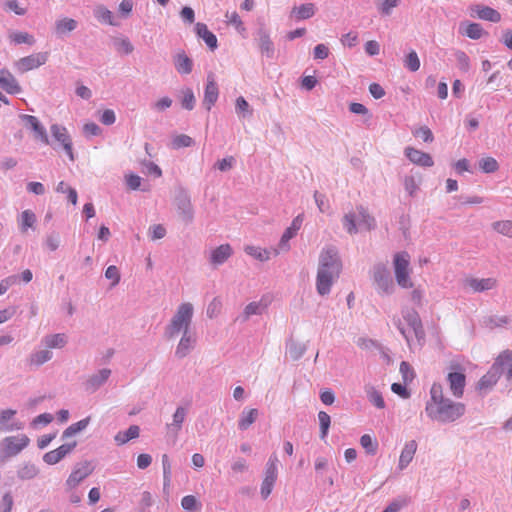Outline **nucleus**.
Here are the masks:
<instances>
[{
  "instance_id": "nucleus-20",
  "label": "nucleus",
  "mask_w": 512,
  "mask_h": 512,
  "mask_svg": "<svg viewBox=\"0 0 512 512\" xmlns=\"http://www.w3.org/2000/svg\"><path fill=\"white\" fill-rule=\"evenodd\" d=\"M0 87L8 94H17L21 92L20 86L14 76L5 70L0 71Z\"/></svg>"
},
{
  "instance_id": "nucleus-55",
  "label": "nucleus",
  "mask_w": 512,
  "mask_h": 512,
  "mask_svg": "<svg viewBox=\"0 0 512 512\" xmlns=\"http://www.w3.org/2000/svg\"><path fill=\"white\" fill-rule=\"evenodd\" d=\"M105 277L112 280V286H115L120 282V273L115 265H111L106 269Z\"/></svg>"
},
{
  "instance_id": "nucleus-29",
  "label": "nucleus",
  "mask_w": 512,
  "mask_h": 512,
  "mask_svg": "<svg viewBox=\"0 0 512 512\" xmlns=\"http://www.w3.org/2000/svg\"><path fill=\"white\" fill-rule=\"evenodd\" d=\"M140 435V428L137 425H131L126 431L118 432L114 440L117 445L121 446L126 444L128 441L132 439L138 438Z\"/></svg>"
},
{
  "instance_id": "nucleus-39",
  "label": "nucleus",
  "mask_w": 512,
  "mask_h": 512,
  "mask_svg": "<svg viewBox=\"0 0 512 512\" xmlns=\"http://www.w3.org/2000/svg\"><path fill=\"white\" fill-rule=\"evenodd\" d=\"M245 252L258 259L260 261H267L270 258V252L266 249H262L260 247L248 245L245 247Z\"/></svg>"
},
{
  "instance_id": "nucleus-56",
  "label": "nucleus",
  "mask_w": 512,
  "mask_h": 512,
  "mask_svg": "<svg viewBox=\"0 0 512 512\" xmlns=\"http://www.w3.org/2000/svg\"><path fill=\"white\" fill-rule=\"evenodd\" d=\"M186 410L183 407H178L173 414V425L179 430L185 420Z\"/></svg>"
},
{
  "instance_id": "nucleus-44",
  "label": "nucleus",
  "mask_w": 512,
  "mask_h": 512,
  "mask_svg": "<svg viewBox=\"0 0 512 512\" xmlns=\"http://www.w3.org/2000/svg\"><path fill=\"white\" fill-rule=\"evenodd\" d=\"M360 444L367 451V453L372 455L376 453L377 442L369 434H364L361 436Z\"/></svg>"
},
{
  "instance_id": "nucleus-46",
  "label": "nucleus",
  "mask_w": 512,
  "mask_h": 512,
  "mask_svg": "<svg viewBox=\"0 0 512 512\" xmlns=\"http://www.w3.org/2000/svg\"><path fill=\"white\" fill-rule=\"evenodd\" d=\"M318 419L320 424L321 438L324 439L327 436L331 423V418L326 412L320 411L318 413Z\"/></svg>"
},
{
  "instance_id": "nucleus-10",
  "label": "nucleus",
  "mask_w": 512,
  "mask_h": 512,
  "mask_svg": "<svg viewBox=\"0 0 512 512\" xmlns=\"http://www.w3.org/2000/svg\"><path fill=\"white\" fill-rule=\"evenodd\" d=\"M47 59V52H39L19 59L15 65L19 72L24 73L45 64Z\"/></svg>"
},
{
  "instance_id": "nucleus-64",
  "label": "nucleus",
  "mask_w": 512,
  "mask_h": 512,
  "mask_svg": "<svg viewBox=\"0 0 512 512\" xmlns=\"http://www.w3.org/2000/svg\"><path fill=\"white\" fill-rule=\"evenodd\" d=\"M391 390L399 395L401 398L407 399L410 396L409 391L407 390L405 385H402L400 383H393L391 385Z\"/></svg>"
},
{
  "instance_id": "nucleus-50",
  "label": "nucleus",
  "mask_w": 512,
  "mask_h": 512,
  "mask_svg": "<svg viewBox=\"0 0 512 512\" xmlns=\"http://www.w3.org/2000/svg\"><path fill=\"white\" fill-rule=\"evenodd\" d=\"M412 133L415 137L422 139L424 142L431 143L434 140L433 133L427 126L419 127L413 130Z\"/></svg>"
},
{
  "instance_id": "nucleus-25",
  "label": "nucleus",
  "mask_w": 512,
  "mask_h": 512,
  "mask_svg": "<svg viewBox=\"0 0 512 512\" xmlns=\"http://www.w3.org/2000/svg\"><path fill=\"white\" fill-rule=\"evenodd\" d=\"M232 255V247L229 244H222L211 252L210 261L214 265L224 263Z\"/></svg>"
},
{
  "instance_id": "nucleus-13",
  "label": "nucleus",
  "mask_w": 512,
  "mask_h": 512,
  "mask_svg": "<svg viewBox=\"0 0 512 512\" xmlns=\"http://www.w3.org/2000/svg\"><path fill=\"white\" fill-rule=\"evenodd\" d=\"M406 157L415 165L422 167H432L434 161L430 154L415 149L413 147H406L404 150Z\"/></svg>"
},
{
  "instance_id": "nucleus-12",
  "label": "nucleus",
  "mask_w": 512,
  "mask_h": 512,
  "mask_svg": "<svg viewBox=\"0 0 512 512\" xmlns=\"http://www.w3.org/2000/svg\"><path fill=\"white\" fill-rule=\"evenodd\" d=\"M52 136L58 141L71 161H74L72 140L65 127L54 124L50 128Z\"/></svg>"
},
{
  "instance_id": "nucleus-1",
  "label": "nucleus",
  "mask_w": 512,
  "mask_h": 512,
  "mask_svg": "<svg viewBox=\"0 0 512 512\" xmlns=\"http://www.w3.org/2000/svg\"><path fill=\"white\" fill-rule=\"evenodd\" d=\"M466 407L463 403L446 398L441 384L434 383L430 390V400L425 411L427 415L440 422H453L464 415Z\"/></svg>"
},
{
  "instance_id": "nucleus-57",
  "label": "nucleus",
  "mask_w": 512,
  "mask_h": 512,
  "mask_svg": "<svg viewBox=\"0 0 512 512\" xmlns=\"http://www.w3.org/2000/svg\"><path fill=\"white\" fill-rule=\"evenodd\" d=\"M398 5L399 0H385L379 8L380 13L388 16L392 13L393 8L397 7Z\"/></svg>"
},
{
  "instance_id": "nucleus-21",
  "label": "nucleus",
  "mask_w": 512,
  "mask_h": 512,
  "mask_svg": "<svg viewBox=\"0 0 512 512\" xmlns=\"http://www.w3.org/2000/svg\"><path fill=\"white\" fill-rule=\"evenodd\" d=\"M196 34L199 38L203 39V41L206 43V45L211 49L215 50L218 46L217 44V37L214 33H212L206 24L204 23H197L195 25Z\"/></svg>"
},
{
  "instance_id": "nucleus-22",
  "label": "nucleus",
  "mask_w": 512,
  "mask_h": 512,
  "mask_svg": "<svg viewBox=\"0 0 512 512\" xmlns=\"http://www.w3.org/2000/svg\"><path fill=\"white\" fill-rule=\"evenodd\" d=\"M24 119L26 120L27 124L31 127V129L34 131L35 137L39 139L42 143L48 145V135L46 133L45 128L39 123L38 119L32 115H25Z\"/></svg>"
},
{
  "instance_id": "nucleus-35",
  "label": "nucleus",
  "mask_w": 512,
  "mask_h": 512,
  "mask_svg": "<svg viewBox=\"0 0 512 512\" xmlns=\"http://www.w3.org/2000/svg\"><path fill=\"white\" fill-rule=\"evenodd\" d=\"M114 48L120 54L128 55L133 52L134 47L128 38H116L113 41Z\"/></svg>"
},
{
  "instance_id": "nucleus-60",
  "label": "nucleus",
  "mask_w": 512,
  "mask_h": 512,
  "mask_svg": "<svg viewBox=\"0 0 512 512\" xmlns=\"http://www.w3.org/2000/svg\"><path fill=\"white\" fill-rule=\"evenodd\" d=\"M315 202L320 210V212H326L329 209L328 201L325 195L315 192L314 194Z\"/></svg>"
},
{
  "instance_id": "nucleus-54",
  "label": "nucleus",
  "mask_w": 512,
  "mask_h": 512,
  "mask_svg": "<svg viewBox=\"0 0 512 512\" xmlns=\"http://www.w3.org/2000/svg\"><path fill=\"white\" fill-rule=\"evenodd\" d=\"M181 506L188 512H193L197 509V499L193 495H187L182 498Z\"/></svg>"
},
{
  "instance_id": "nucleus-16",
  "label": "nucleus",
  "mask_w": 512,
  "mask_h": 512,
  "mask_svg": "<svg viewBox=\"0 0 512 512\" xmlns=\"http://www.w3.org/2000/svg\"><path fill=\"white\" fill-rule=\"evenodd\" d=\"M76 446V442L63 444L57 449L47 452L43 460L49 465H54L60 462L68 453H70Z\"/></svg>"
},
{
  "instance_id": "nucleus-41",
  "label": "nucleus",
  "mask_w": 512,
  "mask_h": 512,
  "mask_svg": "<svg viewBox=\"0 0 512 512\" xmlns=\"http://www.w3.org/2000/svg\"><path fill=\"white\" fill-rule=\"evenodd\" d=\"M484 33L482 26L478 23H469L463 32L464 35L473 40L480 39Z\"/></svg>"
},
{
  "instance_id": "nucleus-27",
  "label": "nucleus",
  "mask_w": 512,
  "mask_h": 512,
  "mask_svg": "<svg viewBox=\"0 0 512 512\" xmlns=\"http://www.w3.org/2000/svg\"><path fill=\"white\" fill-rule=\"evenodd\" d=\"M259 412L255 408L244 409L238 420V428L247 430L258 418Z\"/></svg>"
},
{
  "instance_id": "nucleus-9",
  "label": "nucleus",
  "mask_w": 512,
  "mask_h": 512,
  "mask_svg": "<svg viewBox=\"0 0 512 512\" xmlns=\"http://www.w3.org/2000/svg\"><path fill=\"white\" fill-rule=\"evenodd\" d=\"M255 41L257 42L258 48L263 56L267 58H274L275 47L270 38V33L264 25H261L255 33Z\"/></svg>"
},
{
  "instance_id": "nucleus-24",
  "label": "nucleus",
  "mask_w": 512,
  "mask_h": 512,
  "mask_svg": "<svg viewBox=\"0 0 512 512\" xmlns=\"http://www.w3.org/2000/svg\"><path fill=\"white\" fill-rule=\"evenodd\" d=\"M417 451V443L415 440L408 441L399 457V468L402 470L409 465Z\"/></svg>"
},
{
  "instance_id": "nucleus-40",
  "label": "nucleus",
  "mask_w": 512,
  "mask_h": 512,
  "mask_svg": "<svg viewBox=\"0 0 512 512\" xmlns=\"http://www.w3.org/2000/svg\"><path fill=\"white\" fill-rule=\"evenodd\" d=\"M89 422H90V417H87L85 419H82V420L78 421L77 423H74V424L70 425L63 432V437L67 438V437L75 435L76 433L84 430L88 426Z\"/></svg>"
},
{
  "instance_id": "nucleus-62",
  "label": "nucleus",
  "mask_w": 512,
  "mask_h": 512,
  "mask_svg": "<svg viewBox=\"0 0 512 512\" xmlns=\"http://www.w3.org/2000/svg\"><path fill=\"white\" fill-rule=\"evenodd\" d=\"M180 16L184 22H187L189 24L195 21V13L191 7H183L180 12Z\"/></svg>"
},
{
  "instance_id": "nucleus-17",
  "label": "nucleus",
  "mask_w": 512,
  "mask_h": 512,
  "mask_svg": "<svg viewBox=\"0 0 512 512\" xmlns=\"http://www.w3.org/2000/svg\"><path fill=\"white\" fill-rule=\"evenodd\" d=\"M472 16L476 15L478 18L482 20H487L490 22L497 23L501 20L500 13L488 6H484L481 4H476L471 7Z\"/></svg>"
},
{
  "instance_id": "nucleus-15",
  "label": "nucleus",
  "mask_w": 512,
  "mask_h": 512,
  "mask_svg": "<svg viewBox=\"0 0 512 512\" xmlns=\"http://www.w3.org/2000/svg\"><path fill=\"white\" fill-rule=\"evenodd\" d=\"M93 471L92 466L88 462L82 463L80 466L76 467L68 479L66 480V486L69 489L75 488L82 480L88 477Z\"/></svg>"
},
{
  "instance_id": "nucleus-3",
  "label": "nucleus",
  "mask_w": 512,
  "mask_h": 512,
  "mask_svg": "<svg viewBox=\"0 0 512 512\" xmlns=\"http://www.w3.org/2000/svg\"><path fill=\"white\" fill-rule=\"evenodd\" d=\"M193 317V306L191 303H182L174 316L172 317L169 325L167 326L166 333L169 338H173L179 333H189V327Z\"/></svg>"
},
{
  "instance_id": "nucleus-8",
  "label": "nucleus",
  "mask_w": 512,
  "mask_h": 512,
  "mask_svg": "<svg viewBox=\"0 0 512 512\" xmlns=\"http://www.w3.org/2000/svg\"><path fill=\"white\" fill-rule=\"evenodd\" d=\"M277 463V456L275 454L271 455L267 462L265 477L261 485V495L264 499L271 494L274 483L277 480Z\"/></svg>"
},
{
  "instance_id": "nucleus-63",
  "label": "nucleus",
  "mask_w": 512,
  "mask_h": 512,
  "mask_svg": "<svg viewBox=\"0 0 512 512\" xmlns=\"http://www.w3.org/2000/svg\"><path fill=\"white\" fill-rule=\"evenodd\" d=\"M365 52L370 56L378 55L380 52V45L375 40L367 41L365 44Z\"/></svg>"
},
{
  "instance_id": "nucleus-38",
  "label": "nucleus",
  "mask_w": 512,
  "mask_h": 512,
  "mask_svg": "<svg viewBox=\"0 0 512 512\" xmlns=\"http://www.w3.org/2000/svg\"><path fill=\"white\" fill-rule=\"evenodd\" d=\"M36 222V216L31 210H25L21 214L20 228L22 232H26L32 228Z\"/></svg>"
},
{
  "instance_id": "nucleus-51",
  "label": "nucleus",
  "mask_w": 512,
  "mask_h": 512,
  "mask_svg": "<svg viewBox=\"0 0 512 512\" xmlns=\"http://www.w3.org/2000/svg\"><path fill=\"white\" fill-rule=\"evenodd\" d=\"M193 143V140L190 136L185 134L177 135L172 140V146L173 148H182V147H189Z\"/></svg>"
},
{
  "instance_id": "nucleus-7",
  "label": "nucleus",
  "mask_w": 512,
  "mask_h": 512,
  "mask_svg": "<svg viewBox=\"0 0 512 512\" xmlns=\"http://www.w3.org/2000/svg\"><path fill=\"white\" fill-rule=\"evenodd\" d=\"M447 382L452 395L456 398H461L466 385V376L463 368L459 365L451 366L447 375Z\"/></svg>"
},
{
  "instance_id": "nucleus-32",
  "label": "nucleus",
  "mask_w": 512,
  "mask_h": 512,
  "mask_svg": "<svg viewBox=\"0 0 512 512\" xmlns=\"http://www.w3.org/2000/svg\"><path fill=\"white\" fill-rule=\"evenodd\" d=\"M52 353L49 350L37 351L30 355L28 363L30 366H39L50 360Z\"/></svg>"
},
{
  "instance_id": "nucleus-14",
  "label": "nucleus",
  "mask_w": 512,
  "mask_h": 512,
  "mask_svg": "<svg viewBox=\"0 0 512 512\" xmlns=\"http://www.w3.org/2000/svg\"><path fill=\"white\" fill-rule=\"evenodd\" d=\"M497 280L495 278H474L469 277L464 280V286L473 292H483L495 288Z\"/></svg>"
},
{
  "instance_id": "nucleus-42",
  "label": "nucleus",
  "mask_w": 512,
  "mask_h": 512,
  "mask_svg": "<svg viewBox=\"0 0 512 512\" xmlns=\"http://www.w3.org/2000/svg\"><path fill=\"white\" fill-rule=\"evenodd\" d=\"M479 166L484 173H494L499 169V164L493 157L482 158Z\"/></svg>"
},
{
  "instance_id": "nucleus-52",
  "label": "nucleus",
  "mask_w": 512,
  "mask_h": 512,
  "mask_svg": "<svg viewBox=\"0 0 512 512\" xmlns=\"http://www.w3.org/2000/svg\"><path fill=\"white\" fill-rule=\"evenodd\" d=\"M218 86L214 78V74L210 73L207 76V84L204 96H218Z\"/></svg>"
},
{
  "instance_id": "nucleus-33",
  "label": "nucleus",
  "mask_w": 512,
  "mask_h": 512,
  "mask_svg": "<svg viewBox=\"0 0 512 512\" xmlns=\"http://www.w3.org/2000/svg\"><path fill=\"white\" fill-rule=\"evenodd\" d=\"M404 319L407 321L408 325L411 327V329L415 332L417 335L418 332L421 330V320L419 318V315L414 310H408L404 313Z\"/></svg>"
},
{
  "instance_id": "nucleus-61",
  "label": "nucleus",
  "mask_w": 512,
  "mask_h": 512,
  "mask_svg": "<svg viewBox=\"0 0 512 512\" xmlns=\"http://www.w3.org/2000/svg\"><path fill=\"white\" fill-rule=\"evenodd\" d=\"M329 55V49L324 44H318L314 48V58L323 60L326 59Z\"/></svg>"
},
{
  "instance_id": "nucleus-6",
  "label": "nucleus",
  "mask_w": 512,
  "mask_h": 512,
  "mask_svg": "<svg viewBox=\"0 0 512 512\" xmlns=\"http://www.w3.org/2000/svg\"><path fill=\"white\" fill-rule=\"evenodd\" d=\"M372 277L377 291L380 294H391L393 292V281L390 277V272L383 264H377L373 267Z\"/></svg>"
},
{
  "instance_id": "nucleus-49",
  "label": "nucleus",
  "mask_w": 512,
  "mask_h": 512,
  "mask_svg": "<svg viewBox=\"0 0 512 512\" xmlns=\"http://www.w3.org/2000/svg\"><path fill=\"white\" fill-rule=\"evenodd\" d=\"M405 67L412 72H415L420 68V60L415 51L409 52L406 56Z\"/></svg>"
},
{
  "instance_id": "nucleus-58",
  "label": "nucleus",
  "mask_w": 512,
  "mask_h": 512,
  "mask_svg": "<svg viewBox=\"0 0 512 512\" xmlns=\"http://www.w3.org/2000/svg\"><path fill=\"white\" fill-rule=\"evenodd\" d=\"M358 42V35L356 32H348L341 37V43L344 46L354 47Z\"/></svg>"
},
{
  "instance_id": "nucleus-28",
  "label": "nucleus",
  "mask_w": 512,
  "mask_h": 512,
  "mask_svg": "<svg viewBox=\"0 0 512 512\" xmlns=\"http://www.w3.org/2000/svg\"><path fill=\"white\" fill-rule=\"evenodd\" d=\"M78 26L76 20L72 18H61L55 22V33L57 36L62 37L67 33L74 31Z\"/></svg>"
},
{
  "instance_id": "nucleus-48",
  "label": "nucleus",
  "mask_w": 512,
  "mask_h": 512,
  "mask_svg": "<svg viewBox=\"0 0 512 512\" xmlns=\"http://www.w3.org/2000/svg\"><path fill=\"white\" fill-rule=\"evenodd\" d=\"M11 39L15 44H28L33 45L35 43V39L32 35L26 32H16L11 35Z\"/></svg>"
},
{
  "instance_id": "nucleus-30",
  "label": "nucleus",
  "mask_w": 512,
  "mask_h": 512,
  "mask_svg": "<svg viewBox=\"0 0 512 512\" xmlns=\"http://www.w3.org/2000/svg\"><path fill=\"white\" fill-rule=\"evenodd\" d=\"M316 13V7L313 3L302 4L299 7H294L292 10V14L298 20L309 19L313 17Z\"/></svg>"
},
{
  "instance_id": "nucleus-31",
  "label": "nucleus",
  "mask_w": 512,
  "mask_h": 512,
  "mask_svg": "<svg viewBox=\"0 0 512 512\" xmlns=\"http://www.w3.org/2000/svg\"><path fill=\"white\" fill-rule=\"evenodd\" d=\"M111 371L109 369H102L97 374L92 375L87 380V385L90 389L95 390L102 385L110 376Z\"/></svg>"
},
{
  "instance_id": "nucleus-2",
  "label": "nucleus",
  "mask_w": 512,
  "mask_h": 512,
  "mask_svg": "<svg viewBox=\"0 0 512 512\" xmlns=\"http://www.w3.org/2000/svg\"><path fill=\"white\" fill-rule=\"evenodd\" d=\"M341 268V262L334 248H327L321 252L316 280L317 292L320 295L329 294L334 280L340 275Z\"/></svg>"
},
{
  "instance_id": "nucleus-19",
  "label": "nucleus",
  "mask_w": 512,
  "mask_h": 512,
  "mask_svg": "<svg viewBox=\"0 0 512 512\" xmlns=\"http://www.w3.org/2000/svg\"><path fill=\"white\" fill-rule=\"evenodd\" d=\"M499 379L500 374L498 373V371L490 367L488 372L479 379L476 388L480 392H487L497 384Z\"/></svg>"
},
{
  "instance_id": "nucleus-47",
  "label": "nucleus",
  "mask_w": 512,
  "mask_h": 512,
  "mask_svg": "<svg viewBox=\"0 0 512 512\" xmlns=\"http://www.w3.org/2000/svg\"><path fill=\"white\" fill-rule=\"evenodd\" d=\"M455 60L458 68L463 72H468L470 68V59L468 55L463 51H457L455 53Z\"/></svg>"
},
{
  "instance_id": "nucleus-5",
  "label": "nucleus",
  "mask_w": 512,
  "mask_h": 512,
  "mask_svg": "<svg viewBox=\"0 0 512 512\" xmlns=\"http://www.w3.org/2000/svg\"><path fill=\"white\" fill-rule=\"evenodd\" d=\"M394 273L398 285L402 288H412L413 282L410 278V256L407 252H399L394 255Z\"/></svg>"
},
{
  "instance_id": "nucleus-26",
  "label": "nucleus",
  "mask_w": 512,
  "mask_h": 512,
  "mask_svg": "<svg viewBox=\"0 0 512 512\" xmlns=\"http://www.w3.org/2000/svg\"><path fill=\"white\" fill-rule=\"evenodd\" d=\"M194 343L195 338L192 334L183 333L175 351L176 356L179 358L187 356L192 350Z\"/></svg>"
},
{
  "instance_id": "nucleus-23",
  "label": "nucleus",
  "mask_w": 512,
  "mask_h": 512,
  "mask_svg": "<svg viewBox=\"0 0 512 512\" xmlns=\"http://www.w3.org/2000/svg\"><path fill=\"white\" fill-rule=\"evenodd\" d=\"M29 443V438L26 435L18 437H8L5 439L6 450L11 454H17Z\"/></svg>"
},
{
  "instance_id": "nucleus-59",
  "label": "nucleus",
  "mask_w": 512,
  "mask_h": 512,
  "mask_svg": "<svg viewBox=\"0 0 512 512\" xmlns=\"http://www.w3.org/2000/svg\"><path fill=\"white\" fill-rule=\"evenodd\" d=\"M408 500L401 498L390 503L383 512H398L402 507L406 506Z\"/></svg>"
},
{
  "instance_id": "nucleus-11",
  "label": "nucleus",
  "mask_w": 512,
  "mask_h": 512,
  "mask_svg": "<svg viewBox=\"0 0 512 512\" xmlns=\"http://www.w3.org/2000/svg\"><path fill=\"white\" fill-rule=\"evenodd\" d=\"M501 375H505L507 380L512 379V350L502 351L491 366Z\"/></svg>"
},
{
  "instance_id": "nucleus-45",
  "label": "nucleus",
  "mask_w": 512,
  "mask_h": 512,
  "mask_svg": "<svg viewBox=\"0 0 512 512\" xmlns=\"http://www.w3.org/2000/svg\"><path fill=\"white\" fill-rule=\"evenodd\" d=\"M493 228L500 234L512 237V221L510 220L497 221L493 224Z\"/></svg>"
},
{
  "instance_id": "nucleus-34",
  "label": "nucleus",
  "mask_w": 512,
  "mask_h": 512,
  "mask_svg": "<svg viewBox=\"0 0 512 512\" xmlns=\"http://www.w3.org/2000/svg\"><path fill=\"white\" fill-rule=\"evenodd\" d=\"M94 16L100 21V22H104V23H107L109 25H112V26H115L117 25L114 21H113V15H112V12L110 10H108L107 8H105L104 6L102 5H99L97 6L95 9H94Z\"/></svg>"
},
{
  "instance_id": "nucleus-4",
  "label": "nucleus",
  "mask_w": 512,
  "mask_h": 512,
  "mask_svg": "<svg viewBox=\"0 0 512 512\" xmlns=\"http://www.w3.org/2000/svg\"><path fill=\"white\" fill-rule=\"evenodd\" d=\"M357 221L360 227L368 230L375 226V219L362 206L357 207L356 213L349 212L343 217V226L349 234L357 233Z\"/></svg>"
},
{
  "instance_id": "nucleus-53",
  "label": "nucleus",
  "mask_w": 512,
  "mask_h": 512,
  "mask_svg": "<svg viewBox=\"0 0 512 512\" xmlns=\"http://www.w3.org/2000/svg\"><path fill=\"white\" fill-rule=\"evenodd\" d=\"M399 370L404 383L411 382L414 379V371L409 363L405 361L401 362Z\"/></svg>"
},
{
  "instance_id": "nucleus-37",
  "label": "nucleus",
  "mask_w": 512,
  "mask_h": 512,
  "mask_svg": "<svg viewBox=\"0 0 512 512\" xmlns=\"http://www.w3.org/2000/svg\"><path fill=\"white\" fill-rule=\"evenodd\" d=\"M67 343V337L63 333L54 334L45 338V344L48 348H62Z\"/></svg>"
},
{
  "instance_id": "nucleus-36",
  "label": "nucleus",
  "mask_w": 512,
  "mask_h": 512,
  "mask_svg": "<svg viewBox=\"0 0 512 512\" xmlns=\"http://www.w3.org/2000/svg\"><path fill=\"white\" fill-rule=\"evenodd\" d=\"M366 393H367L369 401L374 406H376L379 409H383L385 407V402H384V399H383L381 393L378 390H376L374 387H372V386L366 387Z\"/></svg>"
},
{
  "instance_id": "nucleus-43",
  "label": "nucleus",
  "mask_w": 512,
  "mask_h": 512,
  "mask_svg": "<svg viewBox=\"0 0 512 512\" xmlns=\"http://www.w3.org/2000/svg\"><path fill=\"white\" fill-rule=\"evenodd\" d=\"M225 18L227 19V23L234 26L239 33H242L246 30L237 12H227L225 14Z\"/></svg>"
},
{
  "instance_id": "nucleus-18",
  "label": "nucleus",
  "mask_w": 512,
  "mask_h": 512,
  "mask_svg": "<svg viewBox=\"0 0 512 512\" xmlns=\"http://www.w3.org/2000/svg\"><path fill=\"white\" fill-rule=\"evenodd\" d=\"M173 63L180 75H188L193 70V60L184 51H179L174 55Z\"/></svg>"
}]
</instances>
